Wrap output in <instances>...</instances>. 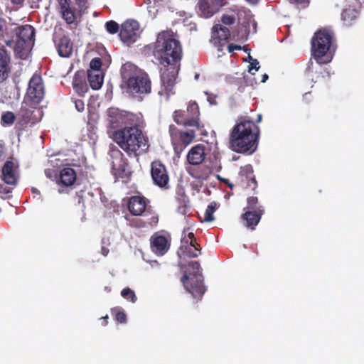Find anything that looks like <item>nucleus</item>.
Masks as SVG:
<instances>
[{
  "label": "nucleus",
  "mask_w": 364,
  "mask_h": 364,
  "mask_svg": "<svg viewBox=\"0 0 364 364\" xmlns=\"http://www.w3.org/2000/svg\"><path fill=\"white\" fill-rule=\"evenodd\" d=\"M139 36V24L136 21L129 20L122 24L119 36L124 43L129 46L135 43Z\"/></svg>",
  "instance_id": "f8f14e48"
},
{
  "label": "nucleus",
  "mask_w": 364,
  "mask_h": 364,
  "mask_svg": "<svg viewBox=\"0 0 364 364\" xmlns=\"http://www.w3.org/2000/svg\"><path fill=\"white\" fill-rule=\"evenodd\" d=\"M173 121L178 125L185 127L196 128L201 135L208 133L204 129V124L200 119L198 105L196 102H189L186 110L178 109L173 113Z\"/></svg>",
  "instance_id": "0eeeda50"
},
{
  "label": "nucleus",
  "mask_w": 364,
  "mask_h": 364,
  "mask_svg": "<svg viewBox=\"0 0 364 364\" xmlns=\"http://www.w3.org/2000/svg\"><path fill=\"white\" fill-rule=\"evenodd\" d=\"M193 247H194L191 246V245H183L181 247V250H182L183 254L188 258L197 257L198 256V254L196 252L197 250H193Z\"/></svg>",
  "instance_id": "e433bc0d"
},
{
  "label": "nucleus",
  "mask_w": 364,
  "mask_h": 364,
  "mask_svg": "<svg viewBox=\"0 0 364 364\" xmlns=\"http://www.w3.org/2000/svg\"><path fill=\"white\" fill-rule=\"evenodd\" d=\"M127 207L132 215L135 216L142 215L144 213H149L147 200L143 196H134L129 198Z\"/></svg>",
  "instance_id": "a211bd4d"
},
{
  "label": "nucleus",
  "mask_w": 364,
  "mask_h": 364,
  "mask_svg": "<svg viewBox=\"0 0 364 364\" xmlns=\"http://www.w3.org/2000/svg\"><path fill=\"white\" fill-rule=\"evenodd\" d=\"M102 319L104 320V323H102V325L106 326L107 323L108 316L106 315L105 316L102 317Z\"/></svg>",
  "instance_id": "3c124183"
},
{
  "label": "nucleus",
  "mask_w": 364,
  "mask_h": 364,
  "mask_svg": "<svg viewBox=\"0 0 364 364\" xmlns=\"http://www.w3.org/2000/svg\"><path fill=\"white\" fill-rule=\"evenodd\" d=\"M87 80L90 87L93 90H99L103 83V76L102 73H95L92 70L87 71Z\"/></svg>",
  "instance_id": "bb28decb"
},
{
  "label": "nucleus",
  "mask_w": 364,
  "mask_h": 364,
  "mask_svg": "<svg viewBox=\"0 0 364 364\" xmlns=\"http://www.w3.org/2000/svg\"><path fill=\"white\" fill-rule=\"evenodd\" d=\"M334 33L331 30L323 28L317 31L311 38V55L318 64H326L332 57L328 54Z\"/></svg>",
  "instance_id": "423d86ee"
},
{
  "label": "nucleus",
  "mask_w": 364,
  "mask_h": 364,
  "mask_svg": "<svg viewBox=\"0 0 364 364\" xmlns=\"http://www.w3.org/2000/svg\"><path fill=\"white\" fill-rule=\"evenodd\" d=\"M264 208V207L259 204V200L256 196H250L247 199V206L245 208L246 210H257L258 208Z\"/></svg>",
  "instance_id": "473e14b6"
},
{
  "label": "nucleus",
  "mask_w": 364,
  "mask_h": 364,
  "mask_svg": "<svg viewBox=\"0 0 364 364\" xmlns=\"http://www.w3.org/2000/svg\"><path fill=\"white\" fill-rule=\"evenodd\" d=\"M264 213V209L261 208H258L256 211L245 210V213L241 215V220L246 228L255 230Z\"/></svg>",
  "instance_id": "412c9836"
},
{
  "label": "nucleus",
  "mask_w": 364,
  "mask_h": 364,
  "mask_svg": "<svg viewBox=\"0 0 364 364\" xmlns=\"http://www.w3.org/2000/svg\"><path fill=\"white\" fill-rule=\"evenodd\" d=\"M268 77H268V75H267V74H264V75H262V79L261 82H266V80L268 79Z\"/></svg>",
  "instance_id": "603ef678"
},
{
  "label": "nucleus",
  "mask_w": 364,
  "mask_h": 364,
  "mask_svg": "<svg viewBox=\"0 0 364 364\" xmlns=\"http://www.w3.org/2000/svg\"><path fill=\"white\" fill-rule=\"evenodd\" d=\"M108 122L112 129H118L122 126L131 125L134 114L120 110L116 107H110L107 110Z\"/></svg>",
  "instance_id": "9b49d317"
},
{
  "label": "nucleus",
  "mask_w": 364,
  "mask_h": 364,
  "mask_svg": "<svg viewBox=\"0 0 364 364\" xmlns=\"http://www.w3.org/2000/svg\"><path fill=\"white\" fill-rule=\"evenodd\" d=\"M112 314L114 316V319L120 323H125L127 322V315L124 311L119 307H114L111 309Z\"/></svg>",
  "instance_id": "7c9ffc66"
},
{
  "label": "nucleus",
  "mask_w": 364,
  "mask_h": 364,
  "mask_svg": "<svg viewBox=\"0 0 364 364\" xmlns=\"http://www.w3.org/2000/svg\"><path fill=\"white\" fill-rule=\"evenodd\" d=\"M168 131L175 152L181 153L193 141L198 130L196 128H191L187 131H183L174 124H171Z\"/></svg>",
  "instance_id": "6e6552de"
},
{
  "label": "nucleus",
  "mask_w": 364,
  "mask_h": 364,
  "mask_svg": "<svg viewBox=\"0 0 364 364\" xmlns=\"http://www.w3.org/2000/svg\"><path fill=\"white\" fill-rule=\"evenodd\" d=\"M16 119L14 113L10 111L4 112L1 117V124L3 127L12 125Z\"/></svg>",
  "instance_id": "c756f323"
},
{
  "label": "nucleus",
  "mask_w": 364,
  "mask_h": 364,
  "mask_svg": "<svg viewBox=\"0 0 364 364\" xmlns=\"http://www.w3.org/2000/svg\"><path fill=\"white\" fill-rule=\"evenodd\" d=\"M1 189H3V188H2V187H0V192H1V193H2V192H3V191H2Z\"/></svg>",
  "instance_id": "13d9d810"
},
{
  "label": "nucleus",
  "mask_w": 364,
  "mask_h": 364,
  "mask_svg": "<svg viewBox=\"0 0 364 364\" xmlns=\"http://www.w3.org/2000/svg\"><path fill=\"white\" fill-rule=\"evenodd\" d=\"M114 140L129 156L138 157L149 150V138L137 125L124 127L114 133Z\"/></svg>",
  "instance_id": "7ed1b4c3"
},
{
  "label": "nucleus",
  "mask_w": 364,
  "mask_h": 364,
  "mask_svg": "<svg viewBox=\"0 0 364 364\" xmlns=\"http://www.w3.org/2000/svg\"><path fill=\"white\" fill-rule=\"evenodd\" d=\"M23 1H24V0H11V2L14 4H17V5L21 4Z\"/></svg>",
  "instance_id": "8fccbe9b"
},
{
  "label": "nucleus",
  "mask_w": 364,
  "mask_h": 364,
  "mask_svg": "<svg viewBox=\"0 0 364 364\" xmlns=\"http://www.w3.org/2000/svg\"><path fill=\"white\" fill-rule=\"evenodd\" d=\"M129 221V225L134 228H146V225L144 219L141 218H127Z\"/></svg>",
  "instance_id": "4c0bfd02"
},
{
  "label": "nucleus",
  "mask_w": 364,
  "mask_h": 364,
  "mask_svg": "<svg viewBox=\"0 0 364 364\" xmlns=\"http://www.w3.org/2000/svg\"><path fill=\"white\" fill-rule=\"evenodd\" d=\"M198 76H199V75H198V74H196V78H198Z\"/></svg>",
  "instance_id": "bf43d9fd"
},
{
  "label": "nucleus",
  "mask_w": 364,
  "mask_h": 364,
  "mask_svg": "<svg viewBox=\"0 0 364 364\" xmlns=\"http://www.w3.org/2000/svg\"><path fill=\"white\" fill-rule=\"evenodd\" d=\"M262 114H259L257 115V123H259V122H261V120H262Z\"/></svg>",
  "instance_id": "5fc2aeb1"
},
{
  "label": "nucleus",
  "mask_w": 364,
  "mask_h": 364,
  "mask_svg": "<svg viewBox=\"0 0 364 364\" xmlns=\"http://www.w3.org/2000/svg\"><path fill=\"white\" fill-rule=\"evenodd\" d=\"M4 192L8 193H10V191H6V188H4Z\"/></svg>",
  "instance_id": "4d7b16f0"
},
{
  "label": "nucleus",
  "mask_w": 364,
  "mask_h": 364,
  "mask_svg": "<svg viewBox=\"0 0 364 364\" xmlns=\"http://www.w3.org/2000/svg\"><path fill=\"white\" fill-rule=\"evenodd\" d=\"M11 36H13L15 40L12 47L16 50H22L25 48L26 44L29 45L34 41L35 29L28 24L18 26L12 30Z\"/></svg>",
  "instance_id": "9d476101"
},
{
  "label": "nucleus",
  "mask_w": 364,
  "mask_h": 364,
  "mask_svg": "<svg viewBox=\"0 0 364 364\" xmlns=\"http://www.w3.org/2000/svg\"><path fill=\"white\" fill-rule=\"evenodd\" d=\"M18 164L13 161H6L2 167V178L4 181L11 186H15L18 178Z\"/></svg>",
  "instance_id": "f3484780"
},
{
  "label": "nucleus",
  "mask_w": 364,
  "mask_h": 364,
  "mask_svg": "<svg viewBox=\"0 0 364 364\" xmlns=\"http://www.w3.org/2000/svg\"><path fill=\"white\" fill-rule=\"evenodd\" d=\"M179 266L183 271L181 282L185 289L194 298L201 299L206 288L203 284V276L200 263L197 261H191L187 264H181Z\"/></svg>",
  "instance_id": "20e7f679"
},
{
  "label": "nucleus",
  "mask_w": 364,
  "mask_h": 364,
  "mask_svg": "<svg viewBox=\"0 0 364 364\" xmlns=\"http://www.w3.org/2000/svg\"><path fill=\"white\" fill-rule=\"evenodd\" d=\"M76 180L75 170L70 167L63 168L60 172V182L64 186H72Z\"/></svg>",
  "instance_id": "a878e982"
},
{
  "label": "nucleus",
  "mask_w": 364,
  "mask_h": 364,
  "mask_svg": "<svg viewBox=\"0 0 364 364\" xmlns=\"http://www.w3.org/2000/svg\"><path fill=\"white\" fill-rule=\"evenodd\" d=\"M206 156L205 147L203 144L193 146L188 152L187 161L193 166L201 164Z\"/></svg>",
  "instance_id": "4be33fe9"
},
{
  "label": "nucleus",
  "mask_w": 364,
  "mask_h": 364,
  "mask_svg": "<svg viewBox=\"0 0 364 364\" xmlns=\"http://www.w3.org/2000/svg\"><path fill=\"white\" fill-rule=\"evenodd\" d=\"M235 17L230 15H223L221 18V22L225 25H232L235 23Z\"/></svg>",
  "instance_id": "79ce46f5"
},
{
  "label": "nucleus",
  "mask_w": 364,
  "mask_h": 364,
  "mask_svg": "<svg viewBox=\"0 0 364 364\" xmlns=\"http://www.w3.org/2000/svg\"><path fill=\"white\" fill-rule=\"evenodd\" d=\"M228 50L229 53H232L234 50H242V46L236 44H230L228 46Z\"/></svg>",
  "instance_id": "a18cd8bd"
},
{
  "label": "nucleus",
  "mask_w": 364,
  "mask_h": 364,
  "mask_svg": "<svg viewBox=\"0 0 364 364\" xmlns=\"http://www.w3.org/2000/svg\"><path fill=\"white\" fill-rule=\"evenodd\" d=\"M109 156L112 159V172L116 178H129L132 171L128 160L117 148L111 149Z\"/></svg>",
  "instance_id": "1a4fd4ad"
},
{
  "label": "nucleus",
  "mask_w": 364,
  "mask_h": 364,
  "mask_svg": "<svg viewBox=\"0 0 364 364\" xmlns=\"http://www.w3.org/2000/svg\"><path fill=\"white\" fill-rule=\"evenodd\" d=\"M153 55L161 65L165 67L172 65L161 70V87L158 91L160 97L168 100L175 93L178 69L174 65L181 58L182 48L180 42L173 38L168 32L163 31L157 36Z\"/></svg>",
  "instance_id": "f257e3e1"
},
{
  "label": "nucleus",
  "mask_w": 364,
  "mask_h": 364,
  "mask_svg": "<svg viewBox=\"0 0 364 364\" xmlns=\"http://www.w3.org/2000/svg\"><path fill=\"white\" fill-rule=\"evenodd\" d=\"M58 9L62 18L67 24L71 25L75 23L77 16L74 8L72 7L70 0H57Z\"/></svg>",
  "instance_id": "6ab92c4d"
},
{
  "label": "nucleus",
  "mask_w": 364,
  "mask_h": 364,
  "mask_svg": "<svg viewBox=\"0 0 364 364\" xmlns=\"http://www.w3.org/2000/svg\"><path fill=\"white\" fill-rule=\"evenodd\" d=\"M102 67V60L100 58H93L90 63V69L88 70H92L95 73H102L101 70Z\"/></svg>",
  "instance_id": "58836bf2"
},
{
  "label": "nucleus",
  "mask_w": 364,
  "mask_h": 364,
  "mask_svg": "<svg viewBox=\"0 0 364 364\" xmlns=\"http://www.w3.org/2000/svg\"><path fill=\"white\" fill-rule=\"evenodd\" d=\"M221 6V0H199L197 4L198 13L203 18H210L217 13Z\"/></svg>",
  "instance_id": "dca6fc26"
},
{
  "label": "nucleus",
  "mask_w": 364,
  "mask_h": 364,
  "mask_svg": "<svg viewBox=\"0 0 364 364\" xmlns=\"http://www.w3.org/2000/svg\"><path fill=\"white\" fill-rule=\"evenodd\" d=\"M230 36V30L220 24L213 27V37L219 41H228Z\"/></svg>",
  "instance_id": "cd10ccee"
},
{
  "label": "nucleus",
  "mask_w": 364,
  "mask_h": 364,
  "mask_svg": "<svg viewBox=\"0 0 364 364\" xmlns=\"http://www.w3.org/2000/svg\"><path fill=\"white\" fill-rule=\"evenodd\" d=\"M311 93L310 92H306L304 95H303V100L306 102V103H309L310 101H311Z\"/></svg>",
  "instance_id": "de8ad7c7"
},
{
  "label": "nucleus",
  "mask_w": 364,
  "mask_h": 364,
  "mask_svg": "<svg viewBox=\"0 0 364 364\" xmlns=\"http://www.w3.org/2000/svg\"><path fill=\"white\" fill-rule=\"evenodd\" d=\"M75 109L78 112H83L85 109V102L82 100L77 99L74 100Z\"/></svg>",
  "instance_id": "37998d69"
},
{
  "label": "nucleus",
  "mask_w": 364,
  "mask_h": 364,
  "mask_svg": "<svg viewBox=\"0 0 364 364\" xmlns=\"http://www.w3.org/2000/svg\"><path fill=\"white\" fill-rule=\"evenodd\" d=\"M151 176L156 186L164 189L168 188V173L161 161L155 160L151 164Z\"/></svg>",
  "instance_id": "ddd939ff"
},
{
  "label": "nucleus",
  "mask_w": 364,
  "mask_h": 364,
  "mask_svg": "<svg viewBox=\"0 0 364 364\" xmlns=\"http://www.w3.org/2000/svg\"><path fill=\"white\" fill-rule=\"evenodd\" d=\"M53 41L60 56L69 57L72 54L73 44L68 36L65 34L59 36L55 33L53 36Z\"/></svg>",
  "instance_id": "aec40b11"
},
{
  "label": "nucleus",
  "mask_w": 364,
  "mask_h": 364,
  "mask_svg": "<svg viewBox=\"0 0 364 364\" xmlns=\"http://www.w3.org/2000/svg\"><path fill=\"white\" fill-rule=\"evenodd\" d=\"M43 80L38 75H33L31 78L26 95L30 100L36 104L40 103L44 97Z\"/></svg>",
  "instance_id": "4468645a"
},
{
  "label": "nucleus",
  "mask_w": 364,
  "mask_h": 364,
  "mask_svg": "<svg viewBox=\"0 0 364 364\" xmlns=\"http://www.w3.org/2000/svg\"><path fill=\"white\" fill-rule=\"evenodd\" d=\"M76 4L79 6L80 9H87V0H75Z\"/></svg>",
  "instance_id": "49530a36"
},
{
  "label": "nucleus",
  "mask_w": 364,
  "mask_h": 364,
  "mask_svg": "<svg viewBox=\"0 0 364 364\" xmlns=\"http://www.w3.org/2000/svg\"><path fill=\"white\" fill-rule=\"evenodd\" d=\"M36 110L33 107L28 106L27 105H22L18 116L21 118L23 124H28L29 122L34 123L38 121V118L35 117L34 113Z\"/></svg>",
  "instance_id": "393cba45"
},
{
  "label": "nucleus",
  "mask_w": 364,
  "mask_h": 364,
  "mask_svg": "<svg viewBox=\"0 0 364 364\" xmlns=\"http://www.w3.org/2000/svg\"><path fill=\"white\" fill-rule=\"evenodd\" d=\"M216 208H217V203L215 201L211 202L208 205V207L205 210L204 218H203V220L205 222H211V221L214 220L213 213L215 211Z\"/></svg>",
  "instance_id": "2f4dec72"
},
{
  "label": "nucleus",
  "mask_w": 364,
  "mask_h": 364,
  "mask_svg": "<svg viewBox=\"0 0 364 364\" xmlns=\"http://www.w3.org/2000/svg\"><path fill=\"white\" fill-rule=\"evenodd\" d=\"M150 242L152 251L157 255H163L168 250V240L165 236L154 235Z\"/></svg>",
  "instance_id": "b1692460"
},
{
  "label": "nucleus",
  "mask_w": 364,
  "mask_h": 364,
  "mask_svg": "<svg viewBox=\"0 0 364 364\" xmlns=\"http://www.w3.org/2000/svg\"><path fill=\"white\" fill-rule=\"evenodd\" d=\"M358 11L349 6L343 9L341 14L342 20L346 26H351L353 22L357 18Z\"/></svg>",
  "instance_id": "c85d7f7f"
},
{
  "label": "nucleus",
  "mask_w": 364,
  "mask_h": 364,
  "mask_svg": "<svg viewBox=\"0 0 364 364\" xmlns=\"http://www.w3.org/2000/svg\"><path fill=\"white\" fill-rule=\"evenodd\" d=\"M291 4H296V5H303L304 6H307L309 3V0H288Z\"/></svg>",
  "instance_id": "c03bdc74"
},
{
  "label": "nucleus",
  "mask_w": 364,
  "mask_h": 364,
  "mask_svg": "<svg viewBox=\"0 0 364 364\" xmlns=\"http://www.w3.org/2000/svg\"><path fill=\"white\" fill-rule=\"evenodd\" d=\"M4 154V147L3 146L0 144V158Z\"/></svg>",
  "instance_id": "864d4df0"
},
{
  "label": "nucleus",
  "mask_w": 364,
  "mask_h": 364,
  "mask_svg": "<svg viewBox=\"0 0 364 364\" xmlns=\"http://www.w3.org/2000/svg\"><path fill=\"white\" fill-rule=\"evenodd\" d=\"M101 253L104 256H107L108 255V253H109V249L107 248L106 247L102 246V248H101Z\"/></svg>",
  "instance_id": "09e8293b"
},
{
  "label": "nucleus",
  "mask_w": 364,
  "mask_h": 364,
  "mask_svg": "<svg viewBox=\"0 0 364 364\" xmlns=\"http://www.w3.org/2000/svg\"><path fill=\"white\" fill-rule=\"evenodd\" d=\"M105 28L108 33L111 34L117 33L119 31V24L114 21H109L105 23Z\"/></svg>",
  "instance_id": "ea45409f"
},
{
  "label": "nucleus",
  "mask_w": 364,
  "mask_h": 364,
  "mask_svg": "<svg viewBox=\"0 0 364 364\" xmlns=\"http://www.w3.org/2000/svg\"><path fill=\"white\" fill-rule=\"evenodd\" d=\"M87 90V88H85V91H82L83 92H85Z\"/></svg>",
  "instance_id": "052dcab7"
},
{
  "label": "nucleus",
  "mask_w": 364,
  "mask_h": 364,
  "mask_svg": "<svg viewBox=\"0 0 364 364\" xmlns=\"http://www.w3.org/2000/svg\"><path fill=\"white\" fill-rule=\"evenodd\" d=\"M121 296L125 299L130 301L132 303L136 302L137 299L134 291L129 287H126L122 290Z\"/></svg>",
  "instance_id": "c9c22d12"
},
{
  "label": "nucleus",
  "mask_w": 364,
  "mask_h": 364,
  "mask_svg": "<svg viewBox=\"0 0 364 364\" xmlns=\"http://www.w3.org/2000/svg\"><path fill=\"white\" fill-rule=\"evenodd\" d=\"M32 192L34 193H39L38 189L36 188H32Z\"/></svg>",
  "instance_id": "6e6d98bb"
},
{
  "label": "nucleus",
  "mask_w": 364,
  "mask_h": 364,
  "mask_svg": "<svg viewBox=\"0 0 364 364\" xmlns=\"http://www.w3.org/2000/svg\"><path fill=\"white\" fill-rule=\"evenodd\" d=\"M123 80L126 81L127 91L134 94H149L151 91V82L147 73L137 70L132 63H125L121 69Z\"/></svg>",
  "instance_id": "39448f33"
},
{
  "label": "nucleus",
  "mask_w": 364,
  "mask_h": 364,
  "mask_svg": "<svg viewBox=\"0 0 364 364\" xmlns=\"http://www.w3.org/2000/svg\"><path fill=\"white\" fill-rule=\"evenodd\" d=\"M144 217L146 218L144 220L146 228H150L156 225L159 222V217L157 214L153 213H144Z\"/></svg>",
  "instance_id": "f704fd0d"
},
{
  "label": "nucleus",
  "mask_w": 364,
  "mask_h": 364,
  "mask_svg": "<svg viewBox=\"0 0 364 364\" xmlns=\"http://www.w3.org/2000/svg\"><path fill=\"white\" fill-rule=\"evenodd\" d=\"M10 55L9 53L2 48H0V83L5 81L11 71L10 64Z\"/></svg>",
  "instance_id": "5701e85b"
},
{
  "label": "nucleus",
  "mask_w": 364,
  "mask_h": 364,
  "mask_svg": "<svg viewBox=\"0 0 364 364\" xmlns=\"http://www.w3.org/2000/svg\"><path fill=\"white\" fill-rule=\"evenodd\" d=\"M259 129L253 121L241 117L230 135V148L240 154H252L257 149Z\"/></svg>",
  "instance_id": "f03ea898"
},
{
  "label": "nucleus",
  "mask_w": 364,
  "mask_h": 364,
  "mask_svg": "<svg viewBox=\"0 0 364 364\" xmlns=\"http://www.w3.org/2000/svg\"><path fill=\"white\" fill-rule=\"evenodd\" d=\"M182 242L184 243V245H191V246H193L196 250H198L199 254H200V249L198 248L199 245L197 244L196 240L194 237V234L193 232H188L187 236H184L182 238Z\"/></svg>",
  "instance_id": "72a5a7b5"
},
{
  "label": "nucleus",
  "mask_w": 364,
  "mask_h": 364,
  "mask_svg": "<svg viewBox=\"0 0 364 364\" xmlns=\"http://www.w3.org/2000/svg\"><path fill=\"white\" fill-rule=\"evenodd\" d=\"M248 58L252 60V62H250L249 66H248V71L252 75H255V73H252V70H255V71H257L260 66L259 65V62L256 59H252L250 55L248 56Z\"/></svg>",
  "instance_id": "a19ab883"
},
{
  "label": "nucleus",
  "mask_w": 364,
  "mask_h": 364,
  "mask_svg": "<svg viewBox=\"0 0 364 364\" xmlns=\"http://www.w3.org/2000/svg\"><path fill=\"white\" fill-rule=\"evenodd\" d=\"M237 183L245 189H250L253 191L257 189V181L254 175L253 168L250 164L240 168Z\"/></svg>",
  "instance_id": "2eb2a0df"
}]
</instances>
